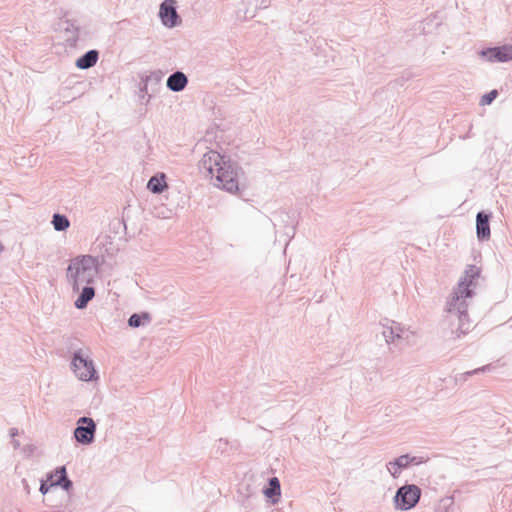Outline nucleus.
<instances>
[{"instance_id": "obj_1", "label": "nucleus", "mask_w": 512, "mask_h": 512, "mask_svg": "<svg viewBox=\"0 0 512 512\" xmlns=\"http://www.w3.org/2000/svg\"><path fill=\"white\" fill-rule=\"evenodd\" d=\"M479 276L480 269L475 265H469L460 279L457 289L454 290L447 302L444 323L448 325L451 333L456 335L455 338H460L470 330L467 299L473 297V288L476 287Z\"/></svg>"}, {"instance_id": "obj_2", "label": "nucleus", "mask_w": 512, "mask_h": 512, "mask_svg": "<svg viewBox=\"0 0 512 512\" xmlns=\"http://www.w3.org/2000/svg\"><path fill=\"white\" fill-rule=\"evenodd\" d=\"M199 171L213 180V184L230 193L239 190V177L243 174L241 167L234 161L226 159L220 153L210 150L198 163Z\"/></svg>"}, {"instance_id": "obj_3", "label": "nucleus", "mask_w": 512, "mask_h": 512, "mask_svg": "<svg viewBox=\"0 0 512 512\" xmlns=\"http://www.w3.org/2000/svg\"><path fill=\"white\" fill-rule=\"evenodd\" d=\"M96 273L97 262L91 255L74 258L67 268V278L75 292H78L82 285L92 283Z\"/></svg>"}, {"instance_id": "obj_4", "label": "nucleus", "mask_w": 512, "mask_h": 512, "mask_svg": "<svg viewBox=\"0 0 512 512\" xmlns=\"http://www.w3.org/2000/svg\"><path fill=\"white\" fill-rule=\"evenodd\" d=\"M421 494V488L415 484H405L399 487L394 496L395 508L401 511L414 508L418 504Z\"/></svg>"}, {"instance_id": "obj_5", "label": "nucleus", "mask_w": 512, "mask_h": 512, "mask_svg": "<svg viewBox=\"0 0 512 512\" xmlns=\"http://www.w3.org/2000/svg\"><path fill=\"white\" fill-rule=\"evenodd\" d=\"M71 368L76 377L82 381L95 379L96 370L93 361L81 349L73 353Z\"/></svg>"}, {"instance_id": "obj_6", "label": "nucleus", "mask_w": 512, "mask_h": 512, "mask_svg": "<svg viewBox=\"0 0 512 512\" xmlns=\"http://www.w3.org/2000/svg\"><path fill=\"white\" fill-rule=\"evenodd\" d=\"M97 425L90 417H80L74 429L75 440L82 445H89L94 442Z\"/></svg>"}, {"instance_id": "obj_7", "label": "nucleus", "mask_w": 512, "mask_h": 512, "mask_svg": "<svg viewBox=\"0 0 512 512\" xmlns=\"http://www.w3.org/2000/svg\"><path fill=\"white\" fill-rule=\"evenodd\" d=\"M381 334L385 342L390 344L408 340L412 333L400 323L392 320H386V323L382 324Z\"/></svg>"}, {"instance_id": "obj_8", "label": "nucleus", "mask_w": 512, "mask_h": 512, "mask_svg": "<svg viewBox=\"0 0 512 512\" xmlns=\"http://www.w3.org/2000/svg\"><path fill=\"white\" fill-rule=\"evenodd\" d=\"M478 55L491 63L509 62L512 60V45L505 44L502 46L484 48L478 52Z\"/></svg>"}, {"instance_id": "obj_9", "label": "nucleus", "mask_w": 512, "mask_h": 512, "mask_svg": "<svg viewBox=\"0 0 512 512\" xmlns=\"http://www.w3.org/2000/svg\"><path fill=\"white\" fill-rule=\"evenodd\" d=\"M478 55L491 63L509 62L512 60V45L505 44L502 46L484 48L478 52Z\"/></svg>"}, {"instance_id": "obj_10", "label": "nucleus", "mask_w": 512, "mask_h": 512, "mask_svg": "<svg viewBox=\"0 0 512 512\" xmlns=\"http://www.w3.org/2000/svg\"><path fill=\"white\" fill-rule=\"evenodd\" d=\"M159 17L162 24L168 28H174L181 23V18L177 13L174 0H164L160 4Z\"/></svg>"}, {"instance_id": "obj_11", "label": "nucleus", "mask_w": 512, "mask_h": 512, "mask_svg": "<svg viewBox=\"0 0 512 512\" xmlns=\"http://www.w3.org/2000/svg\"><path fill=\"white\" fill-rule=\"evenodd\" d=\"M47 480H50V486H59L65 491L73 487V482L68 478L65 466H59L54 471L47 474Z\"/></svg>"}, {"instance_id": "obj_12", "label": "nucleus", "mask_w": 512, "mask_h": 512, "mask_svg": "<svg viewBox=\"0 0 512 512\" xmlns=\"http://www.w3.org/2000/svg\"><path fill=\"white\" fill-rule=\"evenodd\" d=\"M490 213L480 211L476 215V234L480 241H486L490 239Z\"/></svg>"}, {"instance_id": "obj_13", "label": "nucleus", "mask_w": 512, "mask_h": 512, "mask_svg": "<svg viewBox=\"0 0 512 512\" xmlns=\"http://www.w3.org/2000/svg\"><path fill=\"white\" fill-rule=\"evenodd\" d=\"M188 84V77L182 71L173 72L166 81V86L173 92L183 91Z\"/></svg>"}, {"instance_id": "obj_14", "label": "nucleus", "mask_w": 512, "mask_h": 512, "mask_svg": "<svg viewBox=\"0 0 512 512\" xmlns=\"http://www.w3.org/2000/svg\"><path fill=\"white\" fill-rule=\"evenodd\" d=\"M99 59V52L95 49L85 52L76 60V67L79 69H89L93 67Z\"/></svg>"}, {"instance_id": "obj_15", "label": "nucleus", "mask_w": 512, "mask_h": 512, "mask_svg": "<svg viewBox=\"0 0 512 512\" xmlns=\"http://www.w3.org/2000/svg\"><path fill=\"white\" fill-rule=\"evenodd\" d=\"M147 188L154 194H161L168 188L165 174L158 173L152 176L147 183Z\"/></svg>"}, {"instance_id": "obj_16", "label": "nucleus", "mask_w": 512, "mask_h": 512, "mask_svg": "<svg viewBox=\"0 0 512 512\" xmlns=\"http://www.w3.org/2000/svg\"><path fill=\"white\" fill-rule=\"evenodd\" d=\"M95 296V289L92 286L85 285L83 286L78 298L75 301V307L77 309H84L87 307L88 303Z\"/></svg>"}, {"instance_id": "obj_17", "label": "nucleus", "mask_w": 512, "mask_h": 512, "mask_svg": "<svg viewBox=\"0 0 512 512\" xmlns=\"http://www.w3.org/2000/svg\"><path fill=\"white\" fill-rule=\"evenodd\" d=\"M64 24L63 30L67 34L66 41L70 45H74L79 37V26L76 24V21L69 19L65 20Z\"/></svg>"}, {"instance_id": "obj_18", "label": "nucleus", "mask_w": 512, "mask_h": 512, "mask_svg": "<svg viewBox=\"0 0 512 512\" xmlns=\"http://www.w3.org/2000/svg\"><path fill=\"white\" fill-rule=\"evenodd\" d=\"M263 493L267 498L272 499L273 503L277 502L276 497L281 495L280 481L277 477L269 479V487L265 488Z\"/></svg>"}, {"instance_id": "obj_19", "label": "nucleus", "mask_w": 512, "mask_h": 512, "mask_svg": "<svg viewBox=\"0 0 512 512\" xmlns=\"http://www.w3.org/2000/svg\"><path fill=\"white\" fill-rule=\"evenodd\" d=\"M151 322V315L148 312L134 313L128 319V325L132 328H138Z\"/></svg>"}, {"instance_id": "obj_20", "label": "nucleus", "mask_w": 512, "mask_h": 512, "mask_svg": "<svg viewBox=\"0 0 512 512\" xmlns=\"http://www.w3.org/2000/svg\"><path fill=\"white\" fill-rule=\"evenodd\" d=\"M52 225L58 232L66 231L70 226V221L66 215L55 213L52 217Z\"/></svg>"}, {"instance_id": "obj_21", "label": "nucleus", "mask_w": 512, "mask_h": 512, "mask_svg": "<svg viewBox=\"0 0 512 512\" xmlns=\"http://www.w3.org/2000/svg\"><path fill=\"white\" fill-rule=\"evenodd\" d=\"M436 512H459V508L455 505L452 497H446L440 501Z\"/></svg>"}, {"instance_id": "obj_22", "label": "nucleus", "mask_w": 512, "mask_h": 512, "mask_svg": "<svg viewBox=\"0 0 512 512\" xmlns=\"http://www.w3.org/2000/svg\"><path fill=\"white\" fill-rule=\"evenodd\" d=\"M492 368H493L492 364H487L482 367L476 368L474 370L467 371L465 373L457 375L456 381H466L468 377L475 375V374L491 371Z\"/></svg>"}, {"instance_id": "obj_23", "label": "nucleus", "mask_w": 512, "mask_h": 512, "mask_svg": "<svg viewBox=\"0 0 512 512\" xmlns=\"http://www.w3.org/2000/svg\"><path fill=\"white\" fill-rule=\"evenodd\" d=\"M498 96V91L496 89L491 90L490 92L484 94L480 99V105H490Z\"/></svg>"}, {"instance_id": "obj_24", "label": "nucleus", "mask_w": 512, "mask_h": 512, "mask_svg": "<svg viewBox=\"0 0 512 512\" xmlns=\"http://www.w3.org/2000/svg\"><path fill=\"white\" fill-rule=\"evenodd\" d=\"M162 78V73L160 71H154L151 72L150 75L146 76L145 79H142L144 81V87L141 88V90L147 89L148 82L154 81L155 83H159Z\"/></svg>"}, {"instance_id": "obj_25", "label": "nucleus", "mask_w": 512, "mask_h": 512, "mask_svg": "<svg viewBox=\"0 0 512 512\" xmlns=\"http://www.w3.org/2000/svg\"><path fill=\"white\" fill-rule=\"evenodd\" d=\"M394 464L403 471L409 467L408 454H403L394 459Z\"/></svg>"}, {"instance_id": "obj_26", "label": "nucleus", "mask_w": 512, "mask_h": 512, "mask_svg": "<svg viewBox=\"0 0 512 512\" xmlns=\"http://www.w3.org/2000/svg\"><path fill=\"white\" fill-rule=\"evenodd\" d=\"M386 468H387L389 474L395 479L398 478L402 472L401 469L399 467H397V465L394 464V460L389 461L386 464Z\"/></svg>"}, {"instance_id": "obj_27", "label": "nucleus", "mask_w": 512, "mask_h": 512, "mask_svg": "<svg viewBox=\"0 0 512 512\" xmlns=\"http://www.w3.org/2000/svg\"><path fill=\"white\" fill-rule=\"evenodd\" d=\"M428 460V458H425L423 456H412L408 454V462L410 465H420L422 463H425Z\"/></svg>"}, {"instance_id": "obj_28", "label": "nucleus", "mask_w": 512, "mask_h": 512, "mask_svg": "<svg viewBox=\"0 0 512 512\" xmlns=\"http://www.w3.org/2000/svg\"><path fill=\"white\" fill-rule=\"evenodd\" d=\"M49 480H41L40 482V488H39V491L41 492V494L45 495L48 493L49 489L52 487L50 486V484H48Z\"/></svg>"}, {"instance_id": "obj_29", "label": "nucleus", "mask_w": 512, "mask_h": 512, "mask_svg": "<svg viewBox=\"0 0 512 512\" xmlns=\"http://www.w3.org/2000/svg\"><path fill=\"white\" fill-rule=\"evenodd\" d=\"M259 9H266L270 5V0H257Z\"/></svg>"}, {"instance_id": "obj_30", "label": "nucleus", "mask_w": 512, "mask_h": 512, "mask_svg": "<svg viewBox=\"0 0 512 512\" xmlns=\"http://www.w3.org/2000/svg\"><path fill=\"white\" fill-rule=\"evenodd\" d=\"M9 434L12 438H14L15 436H17L19 434L18 432V429L17 428H11L10 431H9Z\"/></svg>"}, {"instance_id": "obj_31", "label": "nucleus", "mask_w": 512, "mask_h": 512, "mask_svg": "<svg viewBox=\"0 0 512 512\" xmlns=\"http://www.w3.org/2000/svg\"><path fill=\"white\" fill-rule=\"evenodd\" d=\"M12 445L14 447V449H18L20 447V442L18 440H13L12 441Z\"/></svg>"}, {"instance_id": "obj_32", "label": "nucleus", "mask_w": 512, "mask_h": 512, "mask_svg": "<svg viewBox=\"0 0 512 512\" xmlns=\"http://www.w3.org/2000/svg\"><path fill=\"white\" fill-rule=\"evenodd\" d=\"M22 482H23V484H24V487H25L26 492H27V493H29V492H30V488H29V485H28L27 481H26L25 479H23V481H22Z\"/></svg>"}, {"instance_id": "obj_33", "label": "nucleus", "mask_w": 512, "mask_h": 512, "mask_svg": "<svg viewBox=\"0 0 512 512\" xmlns=\"http://www.w3.org/2000/svg\"><path fill=\"white\" fill-rule=\"evenodd\" d=\"M251 497H252V495H251L250 493H248V494L246 495V498H245V499H243L242 501H243V502L247 501V502L249 503V502H250V498H251Z\"/></svg>"}, {"instance_id": "obj_34", "label": "nucleus", "mask_w": 512, "mask_h": 512, "mask_svg": "<svg viewBox=\"0 0 512 512\" xmlns=\"http://www.w3.org/2000/svg\"><path fill=\"white\" fill-rule=\"evenodd\" d=\"M3 251V246L2 244L0 243V253Z\"/></svg>"}]
</instances>
